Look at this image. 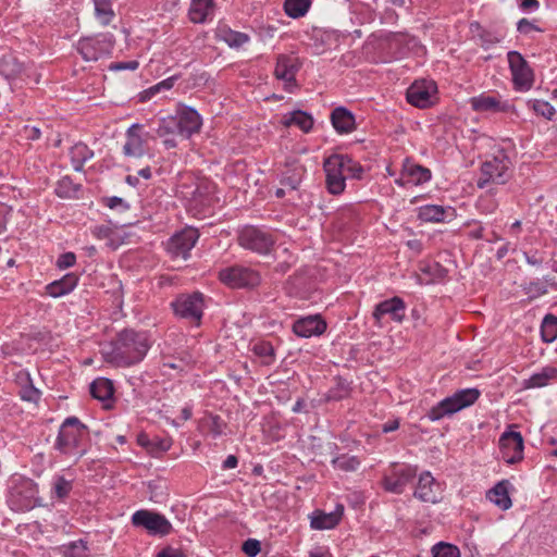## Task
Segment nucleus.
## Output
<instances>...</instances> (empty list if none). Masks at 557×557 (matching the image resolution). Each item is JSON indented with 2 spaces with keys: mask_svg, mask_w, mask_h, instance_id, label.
<instances>
[{
  "mask_svg": "<svg viewBox=\"0 0 557 557\" xmlns=\"http://www.w3.org/2000/svg\"><path fill=\"white\" fill-rule=\"evenodd\" d=\"M150 346L147 332L124 329L103 351L104 360L115 367H131L144 360Z\"/></svg>",
  "mask_w": 557,
  "mask_h": 557,
  "instance_id": "1",
  "label": "nucleus"
},
{
  "mask_svg": "<svg viewBox=\"0 0 557 557\" xmlns=\"http://www.w3.org/2000/svg\"><path fill=\"white\" fill-rule=\"evenodd\" d=\"M202 125L199 113L190 108H183L176 116L162 119L157 128V134L163 137L169 134H178L184 138H189L194 134L199 133Z\"/></svg>",
  "mask_w": 557,
  "mask_h": 557,
  "instance_id": "2",
  "label": "nucleus"
},
{
  "mask_svg": "<svg viewBox=\"0 0 557 557\" xmlns=\"http://www.w3.org/2000/svg\"><path fill=\"white\" fill-rule=\"evenodd\" d=\"M87 434V425L82 423L76 417H69L60 426L54 448L64 455L74 454V450H76L77 456L82 457L86 450L78 448L82 437Z\"/></svg>",
  "mask_w": 557,
  "mask_h": 557,
  "instance_id": "3",
  "label": "nucleus"
},
{
  "mask_svg": "<svg viewBox=\"0 0 557 557\" xmlns=\"http://www.w3.org/2000/svg\"><path fill=\"white\" fill-rule=\"evenodd\" d=\"M481 393L478 388H465L457 391L451 396L444 398L436 406L432 407L428 412L431 421H437L445 416L454 414L471 405L480 397Z\"/></svg>",
  "mask_w": 557,
  "mask_h": 557,
  "instance_id": "4",
  "label": "nucleus"
},
{
  "mask_svg": "<svg viewBox=\"0 0 557 557\" xmlns=\"http://www.w3.org/2000/svg\"><path fill=\"white\" fill-rule=\"evenodd\" d=\"M239 245L259 255H269L276 243L274 233L265 227L244 226L238 234Z\"/></svg>",
  "mask_w": 557,
  "mask_h": 557,
  "instance_id": "5",
  "label": "nucleus"
},
{
  "mask_svg": "<svg viewBox=\"0 0 557 557\" xmlns=\"http://www.w3.org/2000/svg\"><path fill=\"white\" fill-rule=\"evenodd\" d=\"M511 161L504 149H499L492 159L481 165V176L478 180V187L484 188L490 183L505 184L510 177L509 169Z\"/></svg>",
  "mask_w": 557,
  "mask_h": 557,
  "instance_id": "6",
  "label": "nucleus"
},
{
  "mask_svg": "<svg viewBox=\"0 0 557 557\" xmlns=\"http://www.w3.org/2000/svg\"><path fill=\"white\" fill-rule=\"evenodd\" d=\"M115 45V37L111 33H101L95 36L83 37L77 41L76 49L87 62L98 61L109 57Z\"/></svg>",
  "mask_w": 557,
  "mask_h": 557,
  "instance_id": "7",
  "label": "nucleus"
},
{
  "mask_svg": "<svg viewBox=\"0 0 557 557\" xmlns=\"http://www.w3.org/2000/svg\"><path fill=\"white\" fill-rule=\"evenodd\" d=\"M132 524L144 529L151 536L164 537L172 533V523L158 511L139 509L132 515Z\"/></svg>",
  "mask_w": 557,
  "mask_h": 557,
  "instance_id": "8",
  "label": "nucleus"
},
{
  "mask_svg": "<svg viewBox=\"0 0 557 557\" xmlns=\"http://www.w3.org/2000/svg\"><path fill=\"white\" fill-rule=\"evenodd\" d=\"M219 278L232 288H253L261 282V276L257 271L239 264L221 269Z\"/></svg>",
  "mask_w": 557,
  "mask_h": 557,
  "instance_id": "9",
  "label": "nucleus"
},
{
  "mask_svg": "<svg viewBox=\"0 0 557 557\" xmlns=\"http://www.w3.org/2000/svg\"><path fill=\"white\" fill-rule=\"evenodd\" d=\"M176 317L186 319L195 325L200 324L203 312V295L199 292L182 294L171 304Z\"/></svg>",
  "mask_w": 557,
  "mask_h": 557,
  "instance_id": "10",
  "label": "nucleus"
},
{
  "mask_svg": "<svg viewBox=\"0 0 557 557\" xmlns=\"http://www.w3.org/2000/svg\"><path fill=\"white\" fill-rule=\"evenodd\" d=\"M507 60L515 89L518 91L530 90L534 83V72L528 61L516 50H511L507 53Z\"/></svg>",
  "mask_w": 557,
  "mask_h": 557,
  "instance_id": "11",
  "label": "nucleus"
},
{
  "mask_svg": "<svg viewBox=\"0 0 557 557\" xmlns=\"http://www.w3.org/2000/svg\"><path fill=\"white\" fill-rule=\"evenodd\" d=\"M198 238L199 234L196 228L186 227L169 238L165 244L166 252L172 259L182 258L187 260Z\"/></svg>",
  "mask_w": 557,
  "mask_h": 557,
  "instance_id": "12",
  "label": "nucleus"
},
{
  "mask_svg": "<svg viewBox=\"0 0 557 557\" xmlns=\"http://www.w3.org/2000/svg\"><path fill=\"white\" fill-rule=\"evenodd\" d=\"M37 484L25 480L16 484L10 493L9 504L14 511H28L40 505L37 499Z\"/></svg>",
  "mask_w": 557,
  "mask_h": 557,
  "instance_id": "13",
  "label": "nucleus"
},
{
  "mask_svg": "<svg viewBox=\"0 0 557 557\" xmlns=\"http://www.w3.org/2000/svg\"><path fill=\"white\" fill-rule=\"evenodd\" d=\"M325 172V183L329 193L339 195L346 186V176L343 170L342 154L334 153L327 157L323 162Z\"/></svg>",
  "mask_w": 557,
  "mask_h": 557,
  "instance_id": "14",
  "label": "nucleus"
},
{
  "mask_svg": "<svg viewBox=\"0 0 557 557\" xmlns=\"http://www.w3.org/2000/svg\"><path fill=\"white\" fill-rule=\"evenodd\" d=\"M406 304L403 298L394 296L374 306L372 318L375 325L382 326V319L388 315L392 321L403 323L405 320Z\"/></svg>",
  "mask_w": 557,
  "mask_h": 557,
  "instance_id": "15",
  "label": "nucleus"
},
{
  "mask_svg": "<svg viewBox=\"0 0 557 557\" xmlns=\"http://www.w3.org/2000/svg\"><path fill=\"white\" fill-rule=\"evenodd\" d=\"M436 84L432 81H416L406 94L407 101L417 108H429L434 103Z\"/></svg>",
  "mask_w": 557,
  "mask_h": 557,
  "instance_id": "16",
  "label": "nucleus"
},
{
  "mask_svg": "<svg viewBox=\"0 0 557 557\" xmlns=\"http://www.w3.org/2000/svg\"><path fill=\"white\" fill-rule=\"evenodd\" d=\"M523 437L520 432L508 431L502 434L499 438V449L502 459L515 465L523 459Z\"/></svg>",
  "mask_w": 557,
  "mask_h": 557,
  "instance_id": "17",
  "label": "nucleus"
},
{
  "mask_svg": "<svg viewBox=\"0 0 557 557\" xmlns=\"http://www.w3.org/2000/svg\"><path fill=\"white\" fill-rule=\"evenodd\" d=\"M327 324L320 314L300 317L293 322L292 331L302 338L320 336L326 331Z\"/></svg>",
  "mask_w": 557,
  "mask_h": 557,
  "instance_id": "18",
  "label": "nucleus"
},
{
  "mask_svg": "<svg viewBox=\"0 0 557 557\" xmlns=\"http://www.w3.org/2000/svg\"><path fill=\"white\" fill-rule=\"evenodd\" d=\"M417 470L410 466H405L399 469H394L392 474L383 478V486L385 491L401 494L407 484H409L416 476Z\"/></svg>",
  "mask_w": 557,
  "mask_h": 557,
  "instance_id": "19",
  "label": "nucleus"
},
{
  "mask_svg": "<svg viewBox=\"0 0 557 557\" xmlns=\"http://www.w3.org/2000/svg\"><path fill=\"white\" fill-rule=\"evenodd\" d=\"M431 176L432 174L430 169L406 159L403 164L401 175L396 180V184L399 186H406L408 184L421 185L429 182Z\"/></svg>",
  "mask_w": 557,
  "mask_h": 557,
  "instance_id": "20",
  "label": "nucleus"
},
{
  "mask_svg": "<svg viewBox=\"0 0 557 557\" xmlns=\"http://www.w3.org/2000/svg\"><path fill=\"white\" fill-rule=\"evenodd\" d=\"M306 174V168L297 159H287L281 173L280 183L289 191L298 190Z\"/></svg>",
  "mask_w": 557,
  "mask_h": 557,
  "instance_id": "21",
  "label": "nucleus"
},
{
  "mask_svg": "<svg viewBox=\"0 0 557 557\" xmlns=\"http://www.w3.org/2000/svg\"><path fill=\"white\" fill-rule=\"evenodd\" d=\"M143 125L132 124L126 131L123 153L126 157L141 158L146 154V139L141 135Z\"/></svg>",
  "mask_w": 557,
  "mask_h": 557,
  "instance_id": "22",
  "label": "nucleus"
},
{
  "mask_svg": "<svg viewBox=\"0 0 557 557\" xmlns=\"http://www.w3.org/2000/svg\"><path fill=\"white\" fill-rule=\"evenodd\" d=\"M300 69L298 58L287 54H280L276 59L274 70L275 77L287 84L296 85L295 76Z\"/></svg>",
  "mask_w": 557,
  "mask_h": 557,
  "instance_id": "23",
  "label": "nucleus"
},
{
  "mask_svg": "<svg viewBox=\"0 0 557 557\" xmlns=\"http://www.w3.org/2000/svg\"><path fill=\"white\" fill-rule=\"evenodd\" d=\"M440 484L429 471L420 474L418 485L414 491V497L425 503H436L438 500Z\"/></svg>",
  "mask_w": 557,
  "mask_h": 557,
  "instance_id": "24",
  "label": "nucleus"
},
{
  "mask_svg": "<svg viewBox=\"0 0 557 557\" xmlns=\"http://www.w3.org/2000/svg\"><path fill=\"white\" fill-rule=\"evenodd\" d=\"M343 515L344 506L342 504H337L335 510L329 513L317 510L311 517L310 527L314 530L334 529L341 522Z\"/></svg>",
  "mask_w": 557,
  "mask_h": 557,
  "instance_id": "25",
  "label": "nucleus"
},
{
  "mask_svg": "<svg viewBox=\"0 0 557 557\" xmlns=\"http://www.w3.org/2000/svg\"><path fill=\"white\" fill-rule=\"evenodd\" d=\"M137 443L152 457H159L171 448L173 442L171 437H150L147 433H139Z\"/></svg>",
  "mask_w": 557,
  "mask_h": 557,
  "instance_id": "26",
  "label": "nucleus"
},
{
  "mask_svg": "<svg viewBox=\"0 0 557 557\" xmlns=\"http://www.w3.org/2000/svg\"><path fill=\"white\" fill-rule=\"evenodd\" d=\"M331 122L339 134H348L356 128L355 116L345 107H337L332 111Z\"/></svg>",
  "mask_w": 557,
  "mask_h": 557,
  "instance_id": "27",
  "label": "nucleus"
},
{
  "mask_svg": "<svg viewBox=\"0 0 557 557\" xmlns=\"http://www.w3.org/2000/svg\"><path fill=\"white\" fill-rule=\"evenodd\" d=\"M77 283L78 275L75 273H67L60 280L49 283L46 286V293L53 298H58L70 294L77 286Z\"/></svg>",
  "mask_w": 557,
  "mask_h": 557,
  "instance_id": "28",
  "label": "nucleus"
},
{
  "mask_svg": "<svg viewBox=\"0 0 557 557\" xmlns=\"http://www.w3.org/2000/svg\"><path fill=\"white\" fill-rule=\"evenodd\" d=\"M509 481L503 480L487 492V498L502 510H507L512 505L509 497Z\"/></svg>",
  "mask_w": 557,
  "mask_h": 557,
  "instance_id": "29",
  "label": "nucleus"
},
{
  "mask_svg": "<svg viewBox=\"0 0 557 557\" xmlns=\"http://www.w3.org/2000/svg\"><path fill=\"white\" fill-rule=\"evenodd\" d=\"M213 0H191L188 16L193 23H205L213 13Z\"/></svg>",
  "mask_w": 557,
  "mask_h": 557,
  "instance_id": "30",
  "label": "nucleus"
},
{
  "mask_svg": "<svg viewBox=\"0 0 557 557\" xmlns=\"http://www.w3.org/2000/svg\"><path fill=\"white\" fill-rule=\"evenodd\" d=\"M451 215V208L445 209L437 205L422 206L418 213V218L424 222H445Z\"/></svg>",
  "mask_w": 557,
  "mask_h": 557,
  "instance_id": "31",
  "label": "nucleus"
},
{
  "mask_svg": "<svg viewBox=\"0 0 557 557\" xmlns=\"http://www.w3.org/2000/svg\"><path fill=\"white\" fill-rule=\"evenodd\" d=\"M69 154L73 169L76 172H82L85 163L94 158V151L81 141L71 147Z\"/></svg>",
  "mask_w": 557,
  "mask_h": 557,
  "instance_id": "32",
  "label": "nucleus"
},
{
  "mask_svg": "<svg viewBox=\"0 0 557 557\" xmlns=\"http://www.w3.org/2000/svg\"><path fill=\"white\" fill-rule=\"evenodd\" d=\"M282 123L286 127L296 125L302 132L309 133L313 127V117L305 111L296 110L294 112L285 114Z\"/></svg>",
  "mask_w": 557,
  "mask_h": 557,
  "instance_id": "33",
  "label": "nucleus"
},
{
  "mask_svg": "<svg viewBox=\"0 0 557 557\" xmlns=\"http://www.w3.org/2000/svg\"><path fill=\"white\" fill-rule=\"evenodd\" d=\"M90 394L94 398L100 401L112 399L114 394V386L111 380L106 377H98L90 384Z\"/></svg>",
  "mask_w": 557,
  "mask_h": 557,
  "instance_id": "34",
  "label": "nucleus"
},
{
  "mask_svg": "<svg viewBox=\"0 0 557 557\" xmlns=\"http://www.w3.org/2000/svg\"><path fill=\"white\" fill-rule=\"evenodd\" d=\"M81 189V184L74 183L69 175H65L57 182L54 193L60 198L71 199L77 198Z\"/></svg>",
  "mask_w": 557,
  "mask_h": 557,
  "instance_id": "35",
  "label": "nucleus"
},
{
  "mask_svg": "<svg viewBox=\"0 0 557 557\" xmlns=\"http://www.w3.org/2000/svg\"><path fill=\"white\" fill-rule=\"evenodd\" d=\"M250 349L263 366H271L275 361V349L270 342L258 341L251 345Z\"/></svg>",
  "mask_w": 557,
  "mask_h": 557,
  "instance_id": "36",
  "label": "nucleus"
},
{
  "mask_svg": "<svg viewBox=\"0 0 557 557\" xmlns=\"http://www.w3.org/2000/svg\"><path fill=\"white\" fill-rule=\"evenodd\" d=\"M23 72V65L12 55H4L0 60V74L7 79H15Z\"/></svg>",
  "mask_w": 557,
  "mask_h": 557,
  "instance_id": "37",
  "label": "nucleus"
},
{
  "mask_svg": "<svg viewBox=\"0 0 557 557\" xmlns=\"http://www.w3.org/2000/svg\"><path fill=\"white\" fill-rule=\"evenodd\" d=\"M557 377V369L552 367H546L542 369L541 372L532 374L525 382L524 386L527 388L534 387H543L548 384V382L553 379Z\"/></svg>",
  "mask_w": 557,
  "mask_h": 557,
  "instance_id": "38",
  "label": "nucleus"
},
{
  "mask_svg": "<svg viewBox=\"0 0 557 557\" xmlns=\"http://www.w3.org/2000/svg\"><path fill=\"white\" fill-rule=\"evenodd\" d=\"M221 39L231 48H240L250 40V37L242 32L233 30L228 27L220 28Z\"/></svg>",
  "mask_w": 557,
  "mask_h": 557,
  "instance_id": "39",
  "label": "nucleus"
},
{
  "mask_svg": "<svg viewBox=\"0 0 557 557\" xmlns=\"http://www.w3.org/2000/svg\"><path fill=\"white\" fill-rule=\"evenodd\" d=\"M95 15L102 26L109 25L115 16L111 0H92Z\"/></svg>",
  "mask_w": 557,
  "mask_h": 557,
  "instance_id": "40",
  "label": "nucleus"
},
{
  "mask_svg": "<svg viewBox=\"0 0 557 557\" xmlns=\"http://www.w3.org/2000/svg\"><path fill=\"white\" fill-rule=\"evenodd\" d=\"M471 106L478 112H497L503 111L500 102L491 96H479L471 99Z\"/></svg>",
  "mask_w": 557,
  "mask_h": 557,
  "instance_id": "41",
  "label": "nucleus"
},
{
  "mask_svg": "<svg viewBox=\"0 0 557 557\" xmlns=\"http://www.w3.org/2000/svg\"><path fill=\"white\" fill-rule=\"evenodd\" d=\"M311 7V0H285L284 11L292 18H299L306 15Z\"/></svg>",
  "mask_w": 557,
  "mask_h": 557,
  "instance_id": "42",
  "label": "nucleus"
},
{
  "mask_svg": "<svg viewBox=\"0 0 557 557\" xmlns=\"http://www.w3.org/2000/svg\"><path fill=\"white\" fill-rule=\"evenodd\" d=\"M541 335L545 343H552L557 338V317L546 314L541 324Z\"/></svg>",
  "mask_w": 557,
  "mask_h": 557,
  "instance_id": "43",
  "label": "nucleus"
},
{
  "mask_svg": "<svg viewBox=\"0 0 557 557\" xmlns=\"http://www.w3.org/2000/svg\"><path fill=\"white\" fill-rule=\"evenodd\" d=\"M332 466L344 472H354L360 467V460L356 456L341 455L332 459Z\"/></svg>",
  "mask_w": 557,
  "mask_h": 557,
  "instance_id": "44",
  "label": "nucleus"
},
{
  "mask_svg": "<svg viewBox=\"0 0 557 557\" xmlns=\"http://www.w3.org/2000/svg\"><path fill=\"white\" fill-rule=\"evenodd\" d=\"M350 392L349 384L342 379L337 380V383L334 387L330 388L326 393V400L329 401H338L346 397H348Z\"/></svg>",
  "mask_w": 557,
  "mask_h": 557,
  "instance_id": "45",
  "label": "nucleus"
},
{
  "mask_svg": "<svg viewBox=\"0 0 557 557\" xmlns=\"http://www.w3.org/2000/svg\"><path fill=\"white\" fill-rule=\"evenodd\" d=\"M61 550L65 557H85L87 544L84 540H77L63 545Z\"/></svg>",
  "mask_w": 557,
  "mask_h": 557,
  "instance_id": "46",
  "label": "nucleus"
},
{
  "mask_svg": "<svg viewBox=\"0 0 557 557\" xmlns=\"http://www.w3.org/2000/svg\"><path fill=\"white\" fill-rule=\"evenodd\" d=\"M73 488L72 481L65 479L63 475H57L53 481L52 491L57 498H66Z\"/></svg>",
  "mask_w": 557,
  "mask_h": 557,
  "instance_id": "47",
  "label": "nucleus"
},
{
  "mask_svg": "<svg viewBox=\"0 0 557 557\" xmlns=\"http://www.w3.org/2000/svg\"><path fill=\"white\" fill-rule=\"evenodd\" d=\"M344 174L352 178H361L363 168L348 154H342Z\"/></svg>",
  "mask_w": 557,
  "mask_h": 557,
  "instance_id": "48",
  "label": "nucleus"
},
{
  "mask_svg": "<svg viewBox=\"0 0 557 557\" xmlns=\"http://www.w3.org/2000/svg\"><path fill=\"white\" fill-rule=\"evenodd\" d=\"M433 557H460L459 548L453 544L440 542L432 548Z\"/></svg>",
  "mask_w": 557,
  "mask_h": 557,
  "instance_id": "49",
  "label": "nucleus"
},
{
  "mask_svg": "<svg viewBox=\"0 0 557 557\" xmlns=\"http://www.w3.org/2000/svg\"><path fill=\"white\" fill-rule=\"evenodd\" d=\"M102 203L107 206L108 208L114 210L119 209L120 211H127L129 210L131 206L128 202H126L123 198L117 196L112 197H104L102 198Z\"/></svg>",
  "mask_w": 557,
  "mask_h": 557,
  "instance_id": "50",
  "label": "nucleus"
},
{
  "mask_svg": "<svg viewBox=\"0 0 557 557\" xmlns=\"http://www.w3.org/2000/svg\"><path fill=\"white\" fill-rule=\"evenodd\" d=\"M533 109L536 113L548 120H550L556 113L555 108L550 103L541 100H535L533 102Z\"/></svg>",
  "mask_w": 557,
  "mask_h": 557,
  "instance_id": "51",
  "label": "nucleus"
},
{
  "mask_svg": "<svg viewBox=\"0 0 557 557\" xmlns=\"http://www.w3.org/2000/svg\"><path fill=\"white\" fill-rule=\"evenodd\" d=\"M242 548L248 557H256L261 550V543L256 539H248L243 543Z\"/></svg>",
  "mask_w": 557,
  "mask_h": 557,
  "instance_id": "52",
  "label": "nucleus"
},
{
  "mask_svg": "<svg viewBox=\"0 0 557 557\" xmlns=\"http://www.w3.org/2000/svg\"><path fill=\"white\" fill-rule=\"evenodd\" d=\"M21 397L24 400L37 403L40 398V392L33 384H29L21 389Z\"/></svg>",
  "mask_w": 557,
  "mask_h": 557,
  "instance_id": "53",
  "label": "nucleus"
},
{
  "mask_svg": "<svg viewBox=\"0 0 557 557\" xmlns=\"http://www.w3.org/2000/svg\"><path fill=\"white\" fill-rule=\"evenodd\" d=\"M76 262V256L74 252H64L59 256L57 260V267L61 270L71 268Z\"/></svg>",
  "mask_w": 557,
  "mask_h": 557,
  "instance_id": "54",
  "label": "nucleus"
},
{
  "mask_svg": "<svg viewBox=\"0 0 557 557\" xmlns=\"http://www.w3.org/2000/svg\"><path fill=\"white\" fill-rule=\"evenodd\" d=\"M517 30L520 34H523V35H528L532 30L543 32L542 28H540L539 26H536L535 24L530 22L528 18H521V20L518 21V23H517Z\"/></svg>",
  "mask_w": 557,
  "mask_h": 557,
  "instance_id": "55",
  "label": "nucleus"
},
{
  "mask_svg": "<svg viewBox=\"0 0 557 557\" xmlns=\"http://www.w3.org/2000/svg\"><path fill=\"white\" fill-rule=\"evenodd\" d=\"M211 423L209 426L210 433L213 435V437H219L223 434V429L225 424L223 423L222 419L219 416H211Z\"/></svg>",
  "mask_w": 557,
  "mask_h": 557,
  "instance_id": "56",
  "label": "nucleus"
},
{
  "mask_svg": "<svg viewBox=\"0 0 557 557\" xmlns=\"http://www.w3.org/2000/svg\"><path fill=\"white\" fill-rule=\"evenodd\" d=\"M156 557H186V555L177 548L166 546L161 552H159Z\"/></svg>",
  "mask_w": 557,
  "mask_h": 557,
  "instance_id": "57",
  "label": "nucleus"
},
{
  "mask_svg": "<svg viewBox=\"0 0 557 557\" xmlns=\"http://www.w3.org/2000/svg\"><path fill=\"white\" fill-rule=\"evenodd\" d=\"M480 38L482 40V46L484 48H488L492 45L499 42V38H497L495 35H493L492 33L486 32V30L482 32V34L480 35Z\"/></svg>",
  "mask_w": 557,
  "mask_h": 557,
  "instance_id": "58",
  "label": "nucleus"
},
{
  "mask_svg": "<svg viewBox=\"0 0 557 557\" xmlns=\"http://www.w3.org/2000/svg\"><path fill=\"white\" fill-rule=\"evenodd\" d=\"M175 79H176L175 77H169V78L158 83L153 87H151L150 91L152 94H154V92L160 91L161 89H171L174 85Z\"/></svg>",
  "mask_w": 557,
  "mask_h": 557,
  "instance_id": "59",
  "label": "nucleus"
},
{
  "mask_svg": "<svg viewBox=\"0 0 557 557\" xmlns=\"http://www.w3.org/2000/svg\"><path fill=\"white\" fill-rule=\"evenodd\" d=\"M529 293H533L534 296H541L547 293L546 286L541 282H531L528 287Z\"/></svg>",
  "mask_w": 557,
  "mask_h": 557,
  "instance_id": "60",
  "label": "nucleus"
},
{
  "mask_svg": "<svg viewBox=\"0 0 557 557\" xmlns=\"http://www.w3.org/2000/svg\"><path fill=\"white\" fill-rule=\"evenodd\" d=\"M138 67L137 61H128V62H119L111 65L112 70H136Z\"/></svg>",
  "mask_w": 557,
  "mask_h": 557,
  "instance_id": "61",
  "label": "nucleus"
},
{
  "mask_svg": "<svg viewBox=\"0 0 557 557\" xmlns=\"http://www.w3.org/2000/svg\"><path fill=\"white\" fill-rule=\"evenodd\" d=\"M540 7V2L537 0H522L520 2V9L523 11H534Z\"/></svg>",
  "mask_w": 557,
  "mask_h": 557,
  "instance_id": "62",
  "label": "nucleus"
},
{
  "mask_svg": "<svg viewBox=\"0 0 557 557\" xmlns=\"http://www.w3.org/2000/svg\"><path fill=\"white\" fill-rule=\"evenodd\" d=\"M238 465V458L235 455H228L223 461L222 468L224 470L236 468Z\"/></svg>",
  "mask_w": 557,
  "mask_h": 557,
  "instance_id": "63",
  "label": "nucleus"
},
{
  "mask_svg": "<svg viewBox=\"0 0 557 557\" xmlns=\"http://www.w3.org/2000/svg\"><path fill=\"white\" fill-rule=\"evenodd\" d=\"M398 428H399L398 420H393V421H388L385 424H383L382 431L384 433H389V432L396 431Z\"/></svg>",
  "mask_w": 557,
  "mask_h": 557,
  "instance_id": "64",
  "label": "nucleus"
}]
</instances>
